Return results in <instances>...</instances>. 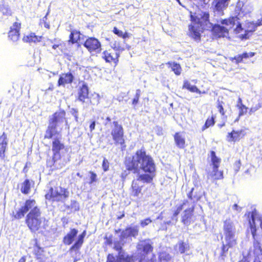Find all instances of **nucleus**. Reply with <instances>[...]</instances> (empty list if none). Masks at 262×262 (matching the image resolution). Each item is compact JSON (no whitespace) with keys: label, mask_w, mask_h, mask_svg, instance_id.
<instances>
[{"label":"nucleus","mask_w":262,"mask_h":262,"mask_svg":"<svg viewBox=\"0 0 262 262\" xmlns=\"http://www.w3.org/2000/svg\"><path fill=\"white\" fill-rule=\"evenodd\" d=\"M125 165L127 169L134 170V173L139 172L140 170L146 173L139 174L132 182V195L138 196L141 192L143 184L150 183L152 180L156 170L154 160L144 150L141 149L137 150L132 158L126 159Z\"/></svg>","instance_id":"obj_1"},{"label":"nucleus","mask_w":262,"mask_h":262,"mask_svg":"<svg viewBox=\"0 0 262 262\" xmlns=\"http://www.w3.org/2000/svg\"><path fill=\"white\" fill-rule=\"evenodd\" d=\"M65 115L64 111H60L56 112L50 117L48 126L45 134V138L51 139L53 137L52 149L53 152L52 160L51 162H47L48 165L51 167L62 158L66 163L70 161L69 155L67 157L61 155L62 150H66L64 149V144L61 142V135L60 134L62 125L66 121Z\"/></svg>","instance_id":"obj_2"},{"label":"nucleus","mask_w":262,"mask_h":262,"mask_svg":"<svg viewBox=\"0 0 262 262\" xmlns=\"http://www.w3.org/2000/svg\"><path fill=\"white\" fill-rule=\"evenodd\" d=\"M29 211L30 212L27 215L26 223L32 231L35 232L41 227V224L45 221V218L41 216V211L34 200H27L24 205L17 211L14 216L15 219H20Z\"/></svg>","instance_id":"obj_3"},{"label":"nucleus","mask_w":262,"mask_h":262,"mask_svg":"<svg viewBox=\"0 0 262 262\" xmlns=\"http://www.w3.org/2000/svg\"><path fill=\"white\" fill-rule=\"evenodd\" d=\"M209 14L207 12H201L196 14L195 16L191 15L192 23L189 26L190 35L195 40H200V32L205 25L209 23Z\"/></svg>","instance_id":"obj_4"},{"label":"nucleus","mask_w":262,"mask_h":262,"mask_svg":"<svg viewBox=\"0 0 262 262\" xmlns=\"http://www.w3.org/2000/svg\"><path fill=\"white\" fill-rule=\"evenodd\" d=\"M222 25L225 26H222L220 25H215L213 27V33L219 37L225 36L228 34V30L232 29L235 25L236 27L234 29L236 33H240L243 30L241 24L238 21V18L237 16L231 17L228 19H222L221 21Z\"/></svg>","instance_id":"obj_5"},{"label":"nucleus","mask_w":262,"mask_h":262,"mask_svg":"<svg viewBox=\"0 0 262 262\" xmlns=\"http://www.w3.org/2000/svg\"><path fill=\"white\" fill-rule=\"evenodd\" d=\"M194 205L193 203L191 201L189 202L185 200L183 202V204L179 206L177 210L174 212L172 219L175 220V222H177V215L180 213V211L184 209V211L181 214V222L185 225H189L193 220V212L194 211Z\"/></svg>","instance_id":"obj_6"},{"label":"nucleus","mask_w":262,"mask_h":262,"mask_svg":"<svg viewBox=\"0 0 262 262\" xmlns=\"http://www.w3.org/2000/svg\"><path fill=\"white\" fill-rule=\"evenodd\" d=\"M223 231L226 242L230 246H234L236 244V229L234 223L230 220H226L224 222Z\"/></svg>","instance_id":"obj_7"},{"label":"nucleus","mask_w":262,"mask_h":262,"mask_svg":"<svg viewBox=\"0 0 262 262\" xmlns=\"http://www.w3.org/2000/svg\"><path fill=\"white\" fill-rule=\"evenodd\" d=\"M122 244L120 241L118 243H115L114 249L119 252L118 255L115 257L112 254H109L107 257L106 262H130L131 257L126 253L122 250Z\"/></svg>","instance_id":"obj_8"},{"label":"nucleus","mask_w":262,"mask_h":262,"mask_svg":"<svg viewBox=\"0 0 262 262\" xmlns=\"http://www.w3.org/2000/svg\"><path fill=\"white\" fill-rule=\"evenodd\" d=\"M69 192L67 189L58 187L55 189L51 188L45 196L47 199L63 202L69 197Z\"/></svg>","instance_id":"obj_9"},{"label":"nucleus","mask_w":262,"mask_h":262,"mask_svg":"<svg viewBox=\"0 0 262 262\" xmlns=\"http://www.w3.org/2000/svg\"><path fill=\"white\" fill-rule=\"evenodd\" d=\"M111 135L116 145L124 144V130L121 124L114 121L111 123Z\"/></svg>","instance_id":"obj_10"},{"label":"nucleus","mask_w":262,"mask_h":262,"mask_svg":"<svg viewBox=\"0 0 262 262\" xmlns=\"http://www.w3.org/2000/svg\"><path fill=\"white\" fill-rule=\"evenodd\" d=\"M84 46L90 52H95L96 53H98L101 50L100 42L95 37L88 38L84 43Z\"/></svg>","instance_id":"obj_11"},{"label":"nucleus","mask_w":262,"mask_h":262,"mask_svg":"<svg viewBox=\"0 0 262 262\" xmlns=\"http://www.w3.org/2000/svg\"><path fill=\"white\" fill-rule=\"evenodd\" d=\"M139 232V228L137 226H130L126 228L121 234V242L125 243L128 238L130 237H136Z\"/></svg>","instance_id":"obj_12"},{"label":"nucleus","mask_w":262,"mask_h":262,"mask_svg":"<svg viewBox=\"0 0 262 262\" xmlns=\"http://www.w3.org/2000/svg\"><path fill=\"white\" fill-rule=\"evenodd\" d=\"M259 223L262 229V220L258 217L256 210L252 211L251 219L249 220V225L251 229V232L254 238L256 235V224Z\"/></svg>","instance_id":"obj_13"},{"label":"nucleus","mask_w":262,"mask_h":262,"mask_svg":"<svg viewBox=\"0 0 262 262\" xmlns=\"http://www.w3.org/2000/svg\"><path fill=\"white\" fill-rule=\"evenodd\" d=\"M20 24L15 22L10 27V30L8 33V37L13 42L16 41L19 36V29Z\"/></svg>","instance_id":"obj_14"},{"label":"nucleus","mask_w":262,"mask_h":262,"mask_svg":"<svg viewBox=\"0 0 262 262\" xmlns=\"http://www.w3.org/2000/svg\"><path fill=\"white\" fill-rule=\"evenodd\" d=\"M74 76L69 72L67 73H63L60 75L58 81V86H64L66 84L71 83L74 80Z\"/></svg>","instance_id":"obj_15"},{"label":"nucleus","mask_w":262,"mask_h":262,"mask_svg":"<svg viewBox=\"0 0 262 262\" xmlns=\"http://www.w3.org/2000/svg\"><path fill=\"white\" fill-rule=\"evenodd\" d=\"M137 248L142 250L145 254H148L153 250L151 243L149 239L140 242L137 245Z\"/></svg>","instance_id":"obj_16"},{"label":"nucleus","mask_w":262,"mask_h":262,"mask_svg":"<svg viewBox=\"0 0 262 262\" xmlns=\"http://www.w3.org/2000/svg\"><path fill=\"white\" fill-rule=\"evenodd\" d=\"M245 135V131L243 129L237 131L233 130L231 133L228 134L227 140L228 142H236L239 141L241 136L242 137Z\"/></svg>","instance_id":"obj_17"},{"label":"nucleus","mask_w":262,"mask_h":262,"mask_svg":"<svg viewBox=\"0 0 262 262\" xmlns=\"http://www.w3.org/2000/svg\"><path fill=\"white\" fill-rule=\"evenodd\" d=\"M119 56V53H113L111 50L105 51L103 53L102 58L107 62H111L114 61L116 62L118 61V58Z\"/></svg>","instance_id":"obj_18"},{"label":"nucleus","mask_w":262,"mask_h":262,"mask_svg":"<svg viewBox=\"0 0 262 262\" xmlns=\"http://www.w3.org/2000/svg\"><path fill=\"white\" fill-rule=\"evenodd\" d=\"M86 235V231H83V232L78 236L77 240L74 244L70 248V251H77L81 247L83 243V239Z\"/></svg>","instance_id":"obj_19"},{"label":"nucleus","mask_w":262,"mask_h":262,"mask_svg":"<svg viewBox=\"0 0 262 262\" xmlns=\"http://www.w3.org/2000/svg\"><path fill=\"white\" fill-rule=\"evenodd\" d=\"M230 0H214V10L219 12H222L228 6Z\"/></svg>","instance_id":"obj_20"},{"label":"nucleus","mask_w":262,"mask_h":262,"mask_svg":"<svg viewBox=\"0 0 262 262\" xmlns=\"http://www.w3.org/2000/svg\"><path fill=\"white\" fill-rule=\"evenodd\" d=\"M175 143L178 147L183 149L185 147V138L182 133H176L174 136Z\"/></svg>","instance_id":"obj_21"},{"label":"nucleus","mask_w":262,"mask_h":262,"mask_svg":"<svg viewBox=\"0 0 262 262\" xmlns=\"http://www.w3.org/2000/svg\"><path fill=\"white\" fill-rule=\"evenodd\" d=\"M77 233L78 230L76 229H72L70 232L64 237L63 239V243L67 245H71L73 242Z\"/></svg>","instance_id":"obj_22"},{"label":"nucleus","mask_w":262,"mask_h":262,"mask_svg":"<svg viewBox=\"0 0 262 262\" xmlns=\"http://www.w3.org/2000/svg\"><path fill=\"white\" fill-rule=\"evenodd\" d=\"M123 44H125V41L123 42ZM110 46L116 52L119 53V54L125 49V45L117 40L111 42ZM125 47L128 50L129 49L130 47L127 45H126Z\"/></svg>","instance_id":"obj_23"},{"label":"nucleus","mask_w":262,"mask_h":262,"mask_svg":"<svg viewBox=\"0 0 262 262\" xmlns=\"http://www.w3.org/2000/svg\"><path fill=\"white\" fill-rule=\"evenodd\" d=\"M194 191V188H192L190 191V192L188 194V197L189 200H188L189 202L192 201L194 205V202L199 200L203 196L204 193V192L199 190L198 192H195L194 194H193Z\"/></svg>","instance_id":"obj_24"},{"label":"nucleus","mask_w":262,"mask_h":262,"mask_svg":"<svg viewBox=\"0 0 262 262\" xmlns=\"http://www.w3.org/2000/svg\"><path fill=\"white\" fill-rule=\"evenodd\" d=\"M89 95V89L87 84L83 82L81 86L78 91V99L82 102L88 98Z\"/></svg>","instance_id":"obj_25"},{"label":"nucleus","mask_w":262,"mask_h":262,"mask_svg":"<svg viewBox=\"0 0 262 262\" xmlns=\"http://www.w3.org/2000/svg\"><path fill=\"white\" fill-rule=\"evenodd\" d=\"M8 144L6 135L4 133L0 137V157L4 158V153Z\"/></svg>","instance_id":"obj_26"},{"label":"nucleus","mask_w":262,"mask_h":262,"mask_svg":"<svg viewBox=\"0 0 262 262\" xmlns=\"http://www.w3.org/2000/svg\"><path fill=\"white\" fill-rule=\"evenodd\" d=\"M218 168L219 167L217 166H215V167H213L212 171L210 172L208 176V179L215 180H220L223 178V172L219 171Z\"/></svg>","instance_id":"obj_27"},{"label":"nucleus","mask_w":262,"mask_h":262,"mask_svg":"<svg viewBox=\"0 0 262 262\" xmlns=\"http://www.w3.org/2000/svg\"><path fill=\"white\" fill-rule=\"evenodd\" d=\"M41 36H38L34 33H30L28 35L25 36L23 38V41L26 42H36L40 41Z\"/></svg>","instance_id":"obj_28"},{"label":"nucleus","mask_w":262,"mask_h":262,"mask_svg":"<svg viewBox=\"0 0 262 262\" xmlns=\"http://www.w3.org/2000/svg\"><path fill=\"white\" fill-rule=\"evenodd\" d=\"M183 88L187 89L191 92H196L199 94L201 93V91L198 89L195 85H191L188 81H184Z\"/></svg>","instance_id":"obj_29"},{"label":"nucleus","mask_w":262,"mask_h":262,"mask_svg":"<svg viewBox=\"0 0 262 262\" xmlns=\"http://www.w3.org/2000/svg\"><path fill=\"white\" fill-rule=\"evenodd\" d=\"M31 184L30 181L28 179H26L21 184L20 191L24 194L29 193L30 190Z\"/></svg>","instance_id":"obj_30"},{"label":"nucleus","mask_w":262,"mask_h":262,"mask_svg":"<svg viewBox=\"0 0 262 262\" xmlns=\"http://www.w3.org/2000/svg\"><path fill=\"white\" fill-rule=\"evenodd\" d=\"M177 246L179 247V251L181 253H184L187 252L190 248L189 245L188 243H184L182 241H180Z\"/></svg>","instance_id":"obj_31"},{"label":"nucleus","mask_w":262,"mask_h":262,"mask_svg":"<svg viewBox=\"0 0 262 262\" xmlns=\"http://www.w3.org/2000/svg\"><path fill=\"white\" fill-rule=\"evenodd\" d=\"M0 12L6 16L11 15L12 13L9 6L6 4H0Z\"/></svg>","instance_id":"obj_32"},{"label":"nucleus","mask_w":262,"mask_h":262,"mask_svg":"<svg viewBox=\"0 0 262 262\" xmlns=\"http://www.w3.org/2000/svg\"><path fill=\"white\" fill-rule=\"evenodd\" d=\"M168 64L169 65V67L171 68L172 71H173L176 75H180V74L181 73L182 70L180 64L175 62H169Z\"/></svg>","instance_id":"obj_33"},{"label":"nucleus","mask_w":262,"mask_h":262,"mask_svg":"<svg viewBox=\"0 0 262 262\" xmlns=\"http://www.w3.org/2000/svg\"><path fill=\"white\" fill-rule=\"evenodd\" d=\"M211 158L213 167H219L221 160L216 156L215 152L214 151H211Z\"/></svg>","instance_id":"obj_34"},{"label":"nucleus","mask_w":262,"mask_h":262,"mask_svg":"<svg viewBox=\"0 0 262 262\" xmlns=\"http://www.w3.org/2000/svg\"><path fill=\"white\" fill-rule=\"evenodd\" d=\"M113 32L119 37H121L123 39H125L129 37V34L128 33L125 32L124 33L122 31L118 30L116 27L114 28Z\"/></svg>","instance_id":"obj_35"},{"label":"nucleus","mask_w":262,"mask_h":262,"mask_svg":"<svg viewBox=\"0 0 262 262\" xmlns=\"http://www.w3.org/2000/svg\"><path fill=\"white\" fill-rule=\"evenodd\" d=\"M214 119L213 117H211L210 118H208L206 121L205 124L202 127V130L204 131L209 127L213 126L214 124Z\"/></svg>","instance_id":"obj_36"},{"label":"nucleus","mask_w":262,"mask_h":262,"mask_svg":"<svg viewBox=\"0 0 262 262\" xmlns=\"http://www.w3.org/2000/svg\"><path fill=\"white\" fill-rule=\"evenodd\" d=\"M80 37V33L78 32H71L70 35V41L71 42L75 43L77 41Z\"/></svg>","instance_id":"obj_37"},{"label":"nucleus","mask_w":262,"mask_h":262,"mask_svg":"<svg viewBox=\"0 0 262 262\" xmlns=\"http://www.w3.org/2000/svg\"><path fill=\"white\" fill-rule=\"evenodd\" d=\"M257 24V21H256V23L250 22L248 23V29L246 31L250 32L254 31L256 27L258 26Z\"/></svg>","instance_id":"obj_38"},{"label":"nucleus","mask_w":262,"mask_h":262,"mask_svg":"<svg viewBox=\"0 0 262 262\" xmlns=\"http://www.w3.org/2000/svg\"><path fill=\"white\" fill-rule=\"evenodd\" d=\"M253 246L255 252L262 255V248H261L260 244L257 241L254 242Z\"/></svg>","instance_id":"obj_39"},{"label":"nucleus","mask_w":262,"mask_h":262,"mask_svg":"<svg viewBox=\"0 0 262 262\" xmlns=\"http://www.w3.org/2000/svg\"><path fill=\"white\" fill-rule=\"evenodd\" d=\"M238 108L239 110V116H242L246 114L248 107H246L245 105H242L241 106L238 107Z\"/></svg>","instance_id":"obj_40"},{"label":"nucleus","mask_w":262,"mask_h":262,"mask_svg":"<svg viewBox=\"0 0 262 262\" xmlns=\"http://www.w3.org/2000/svg\"><path fill=\"white\" fill-rule=\"evenodd\" d=\"M152 222V221L149 218L145 219V220H141L140 222L141 226L144 228L145 226L149 225Z\"/></svg>","instance_id":"obj_41"},{"label":"nucleus","mask_w":262,"mask_h":262,"mask_svg":"<svg viewBox=\"0 0 262 262\" xmlns=\"http://www.w3.org/2000/svg\"><path fill=\"white\" fill-rule=\"evenodd\" d=\"M90 173L91 176H90V181L89 182V184H91L97 181V174L92 171H90Z\"/></svg>","instance_id":"obj_42"},{"label":"nucleus","mask_w":262,"mask_h":262,"mask_svg":"<svg viewBox=\"0 0 262 262\" xmlns=\"http://www.w3.org/2000/svg\"><path fill=\"white\" fill-rule=\"evenodd\" d=\"M232 246H229L228 244V243L226 242V244L225 245L224 244H223V246H222V253H221V255L222 256H224V254L225 253L228 251V249H229V247H231Z\"/></svg>","instance_id":"obj_43"},{"label":"nucleus","mask_w":262,"mask_h":262,"mask_svg":"<svg viewBox=\"0 0 262 262\" xmlns=\"http://www.w3.org/2000/svg\"><path fill=\"white\" fill-rule=\"evenodd\" d=\"M102 168L104 171H107L109 168V163L105 158H104L103 161Z\"/></svg>","instance_id":"obj_44"},{"label":"nucleus","mask_w":262,"mask_h":262,"mask_svg":"<svg viewBox=\"0 0 262 262\" xmlns=\"http://www.w3.org/2000/svg\"><path fill=\"white\" fill-rule=\"evenodd\" d=\"M160 258L161 260L168 261L170 259L171 257L169 254L163 253L160 255Z\"/></svg>","instance_id":"obj_45"},{"label":"nucleus","mask_w":262,"mask_h":262,"mask_svg":"<svg viewBox=\"0 0 262 262\" xmlns=\"http://www.w3.org/2000/svg\"><path fill=\"white\" fill-rule=\"evenodd\" d=\"M71 113L72 115L74 117L75 120L76 122L78 121V110L76 108H72L71 110Z\"/></svg>","instance_id":"obj_46"},{"label":"nucleus","mask_w":262,"mask_h":262,"mask_svg":"<svg viewBox=\"0 0 262 262\" xmlns=\"http://www.w3.org/2000/svg\"><path fill=\"white\" fill-rule=\"evenodd\" d=\"M260 107V105L259 104H257L255 105L254 106H252L249 112L250 115H251L253 113L255 112L256 111H257L259 108Z\"/></svg>","instance_id":"obj_47"},{"label":"nucleus","mask_w":262,"mask_h":262,"mask_svg":"<svg viewBox=\"0 0 262 262\" xmlns=\"http://www.w3.org/2000/svg\"><path fill=\"white\" fill-rule=\"evenodd\" d=\"M243 59V58L242 57V55H239L237 56L234 57L233 58H232V61H233L235 60V62L236 63H238L242 61Z\"/></svg>","instance_id":"obj_48"},{"label":"nucleus","mask_w":262,"mask_h":262,"mask_svg":"<svg viewBox=\"0 0 262 262\" xmlns=\"http://www.w3.org/2000/svg\"><path fill=\"white\" fill-rule=\"evenodd\" d=\"M242 57L244 58H248L249 57H252L254 55V53L253 52H249V53H244L242 54Z\"/></svg>","instance_id":"obj_49"},{"label":"nucleus","mask_w":262,"mask_h":262,"mask_svg":"<svg viewBox=\"0 0 262 262\" xmlns=\"http://www.w3.org/2000/svg\"><path fill=\"white\" fill-rule=\"evenodd\" d=\"M232 209L237 212H240L242 211V207L235 204L232 206Z\"/></svg>","instance_id":"obj_50"},{"label":"nucleus","mask_w":262,"mask_h":262,"mask_svg":"<svg viewBox=\"0 0 262 262\" xmlns=\"http://www.w3.org/2000/svg\"><path fill=\"white\" fill-rule=\"evenodd\" d=\"M49 43H52L54 45V43H61L60 40L54 38V39H48L47 41Z\"/></svg>","instance_id":"obj_51"},{"label":"nucleus","mask_w":262,"mask_h":262,"mask_svg":"<svg viewBox=\"0 0 262 262\" xmlns=\"http://www.w3.org/2000/svg\"><path fill=\"white\" fill-rule=\"evenodd\" d=\"M241 161L239 160L235 162L234 169L236 172L239 170L240 167H241Z\"/></svg>","instance_id":"obj_52"},{"label":"nucleus","mask_w":262,"mask_h":262,"mask_svg":"<svg viewBox=\"0 0 262 262\" xmlns=\"http://www.w3.org/2000/svg\"><path fill=\"white\" fill-rule=\"evenodd\" d=\"M217 108L219 109V112L222 115H224L225 114V112L224 111V108L223 107V105L222 104H221L220 102L218 104Z\"/></svg>","instance_id":"obj_53"},{"label":"nucleus","mask_w":262,"mask_h":262,"mask_svg":"<svg viewBox=\"0 0 262 262\" xmlns=\"http://www.w3.org/2000/svg\"><path fill=\"white\" fill-rule=\"evenodd\" d=\"M61 46V42L58 43H54L52 46V47L53 49L56 50L57 48L60 49V47Z\"/></svg>","instance_id":"obj_54"},{"label":"nucleus","mask_w":262,"mask_h":262,"mask_svg":"<svg viewBox=\"0 0 262 262\" xmlns=\"http://www.w3.org/2000/svg\"><path fill=\"white\" fill-rule=\"evenodd\" d=\"M96 123L95 121H93L91 122L90 125V129L91 132H92L95 128Z\"/></svg>","instance_id":"obj_55"},{"label":"nucleus","mask_w":262,"mask_h":262,"mask_svg":"<svg viewBox=\"0 0 262 262\" xmlns=\"http://www.w3.org/2000/svg\"><path fill=\"white\" fill-rule=\"evenodd\" d=\"M139 99V97L135 96V98L133 100V104L136 105L137 104V103L138 102Z\"/></svg>","instance_id":"obj_56"},{"label":"nucleus","mask_w":262,"mask_h":262,"mask_svg":"<svg viewBox=\"0 0 262 262\" xmlns=\"http://www.w3.org/2000/svg\"><path fill=\"white\" fill-rule=\"evenodd\" d=\"M242 105H244L242 103V99L241 98H238V100H237V103L236 104V107H238L241 106Z\"/></svg>","instance_id":"obj_57"},{"label":"nucleus","mask_w":262,"mask_h":262,"mask_svg":"<svg viewBox=\"0 0 262 262\" xmlns=\"http://www.w3.org/2000/svg\"><path fill=\"white\" fill-rule=\"evenodd\" d=\"M140 93H141V91L140 90H139V89L137 90L135 96L139 98L140 96Z\"/></svg>","instance_id":"obj_58"},{"label":"nucleus","mask_w":262,"mask_h":262,"mask_svg":"<svg viewBox=\"0 0 262 262\" xmlns=\"http://www.w3.org/2000/svg\"><path fill=\"white\" fill-rule=\"evenodd\" d=\"M111 120V118L109 117H107L106 119V122L105 123V125H106Z\"/></svg>","instance_id":"obj_59"},{"label":"nucleus","mask_w":262,"mask_h":262,"mask_svg":"<svg viewBox=\"0 0 262 262\" xmlns=\"http://www.w3.org/2000/svg\"><path fill=\"white\" fill-rule=\"evenodd\" d=\"M18 262H26V258L25 257H22L20 258Z\"/></svg>","instance_id":"obj_60"},{"label":"nucleus","mask_w":262,"mask_h":262,"mask_svg":"<svg viewBox=\"0 0 262 262\" xmlns=\"http://www.w3.org/2000/svg\"><path fill=\"white\" fill-rule=\"evenodd\" d=\"M257 25L259 26L262 25V19L261 20H258L257 21Z\"/></svg>","instance_id":"obj_61"},{"label":"nucleus","mask_w":262,"mask_h":262,"mask_svg":"<svg viewBox=\"0 0 262 262\" xmlns=\"http://www.w3.org/2000/svg\"><path fill=\"white\" fill-rule=\"evenodd\" d=\"M106 243L107 244L110 245L112 243V242L110 239H107Z\"/></svg>","instance_id":"obj_62"},{"label":"nucleus","mask_w":262,"mask_h":262,"mask_svg":"<svg viewBox=\"0 0 262 262\" xmlns=\"http://www.w3.org/2000/svg\"><path fill=\"white\" fill-rule=\"evenodd\" d=\"M45 27L47 28H49L50 25L46 23H45Z\"/></svg>","instance_id":"obj_63"},{"label":"nucleus","mask_w":262,"mask_h":262,"mask_svg":"<svg viewBox=\"0 0 262 262\" xmlns=\"http://www.w3.org/2000/svg\"><path fill=\"white\" fill-rule=\"evenodd\" d=\"M253 262H261V261L259 259L255 258Z\"/></svg>","instance_id":"obj_64"}]
</instances>
